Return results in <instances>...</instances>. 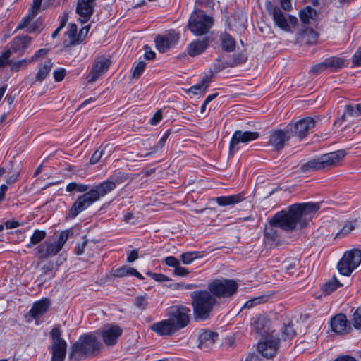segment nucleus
Instances as JSON below:
<instances>
[{
    "label": "nucleus",
    "mask_w": 361,
    "mask_h": 361,
    "mask_svg": "<svg viewBox=\"0 0 361 361\" xmlns=\"http://www.w3.org/2000/svg\"><path fill=\"white\" fill-rule=\"evenodd\" d=\"M319 209L318 203L305 202L291 205L288 210L277 212L270 219L269 226L265 228V242L270 246H277L281 242L279 228L289 232L296 229L298 226L302 228Z\"/></svg>",
    "instance_id": "obj_1"
},
{
    "label": "nucleus",
    "mask_w": 361,
    "mask_h": 361,
    "mask_svg": "<svg viewBox=\"0 0 361 361\" xmlns=\"http://www.w3.org/2000/svg\"><path fill=\"white\" fill-rule=\"evenodd\" d=\"M128 178L127 173L121 171L114 173L106 180L94 185L90 189V185L77 182L69 183L66 187V191L71 192H84L79 195L73 203L67 212L69 219H75L80 213L87 209L92 204L99 200L107 194L112 192L118 185L123 183Z\"/></svg>",
    "instance_id": "obj_2"
},
{
    "label": "nucleus",
    "mask_w": 361,
    "mask_h": 361,
    "mask_svg": "<svg viewBox=\"0 0 361 361\" xmlns=\"http://www.w3.org/2000/svg\"><path fill=\"white\" fill-rule=\"evenodd\" d=\"M103 345L94 333L81 335L71 348L70 357L78 361L100 353Z\"/></svg>",
    "instance_id": "obj_3"
},
{
    "label": "nucleus",
    "mask_w": 361,
    "mask_h": 361,
    "mask_svg": "<svg viewBox=\"0 0 361 361\" xmlns=\"http://www.w3.org/2000/svg\"><path fill=\"white\" fill-rule=\"evenodd\" d=\"M192 305L195 317L200 320H205L210 316L216 298L207 290H197L191 293Z\"/></svg>",
    "instance_id": "obj_4"
},
{
    "label": "nucleus",
    "mask_w": 361,
    "mask_h": 361,
    "mask_svg": "<svg viewBox=\"0 0 361 361\" xmlns=\"http://www.w3.org/2000/svg\"><path fill=\"white\" fill-rule=\"evenodd\" d=\"M345 156V152L343 150H338L323 154L304 164L301 166V171L306 173L329 168L336 165Z\"/></svg>",
    "instance_id": "obj_5"
},
{
    "label": "nucleus",
    "mask_w": 361,
    "mask_h": 361,
    "mask_svg": "<svg viewBox=\"0 0 361 361\" xmlns=\"http://www.w3.org/2000/svg\"><path fill=\"white\" fill-rule=\"evenodd\" d=\"M69 231L67 230L60 233L59 236L55 243L44 241L38 245L35 249V256L39 259H45L50 257L56 255L63 248L68 240Z\"/></svg>",
    "instance_id": "obj_6"
},
{
    "label": "nucleus",
    "mask_w": 361,
    "mask_h": 361,
    "mask_svg": "<svg viewBox=\"0 0 361 361\" xmlns=\"http://www.w3.org/2000/svg\"><path fill=\"white\" fill-rule=\"evenodd\" d=\"M61 330L59 326L50 331L51 345L48 349L51 355V361H64L66 356L67 343L61 337Z\"/></svg>",
    "instance_id": "obj_7"
},
{
    "label": "nucleus",
    "mask_w": 361,
    "mask_h": 361,
    "mask_svg": "<svg viewBox=\"0 0 361 361\" xmlns=\"http://www.w3.org/2000/svg\"><path fill=\"white\" fill-rule=\"evenodd\" d=\"M238 288V284L233 279H215L208 285V290L215 298H231Z\"/></svg>",
    "instance_id": "obj_8"
},
{
    "label": "nucleus",
    "mask_w": 361,
    "mask_h": 361,
    "mask_svg": "<svg viewBox=\"0 0 361 361\" xmlns=\"http://www.w3.org/2000/svg\"><path fill=\"white\" fill-rule=\"evenodd\" d=\"M361 262V250H353L347 252L338 263L337 267L341 274L349 276Z\"/></svg>",
    "instance_id": "obj_9"
},
{
    "label": "nucleus",
    "mask_w": 361,
    "mask_h": 361,
    "mask_svg": "<svg viewBox=\"0 0 361 361\" xmlns=\"http://www.w3.org/2000/svg\"><path fill=\"white\" fill-rule=\"evenodd\" d=\"M259 133L255 131L235 130L229 142V153L233 155L240 149V144L247 145L248 142L259 138Z\"/></svg>",
    "instance_id": "obj_10"
},
{
    "label": "nucleus",
    "mask_w": 361,
    "mask_h": 361,
    "mask_svg": "<svg viewBox=\"0 0 361 361\" xmlns=\"http://www.w3.org/2000/svg\"><path fill=\"white\" fill-rule=\"evenodd\" d=\"M90 28V25L79 30L76 24H68L63 42L64 47H70L81 43L86 37Z\"/></svg>",
    "instance_id": "obj_11"
},
{
    "label": "nucleus",
    "mask_w": 361,
    "mask_h": 361,
    "mask_svg": "<svg viewBox=\"0 0 361 361\" xmlns=\"http://www.w3.org/2000/svg\"><path fill=\"white\" fill-rule=\"evenodd\" d=\"M315 126V121L312 117H305L297 121L294 123H289L287 127V131L290 136H295L300 140L305 137L310 130Z\"/></svg>",
    "instance_id": "obj_12"
},
{
    "label": "nucleus",
    "mask_w": 361,
    "mask_h": 361,
    "mask_svg": "<svg viewBox=\"0 0 361 361\" xmlns=\"http://www.w3.org/2000/svg\"><path fill=\"white\" fill-rule=\"evenodd\" d=\"M190 312V310L187 307L174 306L171 307L167 319L179 331L188 324Z\"/></svg>",
    "instance_id": "obj_13"
},
{
    "label": "nucleus",
    "mask_w": 361,
    "mask_h": 361,
    "mask_svg": "<svg viewBox=\"0 0 361 361\" xmlns=\"http://www.w3.org/2000/svg\"><path fill=\"white\" fill-rule=\"evenodd\" d=\"M122 333V329L116 324H106L97 331V334L102 337L106 346L115 345Z\"/></svg>",
    "instance_id": "obj_14"
},
{
    "label": "nucleus",
    "mask_w": 361,
    "mask_h": 361,
    "mask_svg": "<svg viewBox=\"0 0 361 361\" xmlns=\"http://www.w3.org/2000/svg\"><path fill=\"white\" fill-rule=\"evenodd\" d=\"M179 39L180 34L173 30L163 35H158L154 39L156 48L160 53H165L174 47Z\"/></svg>",
    "instance_id": "obj_15"
},
{
    "label": "nucleus",
    "mask_w": 361,
    "mask_h": 361,
    "mask_svg": "<svg viewBox=\"0 0 361 361\" xmlns=\"http://www.w3.org/2000/svg\"><path fill=\"white\" fill-rule=\"evenodd\" d=\"M111 61L104 56H100L94 60L92 68L87 77L88 82L93 83L100 78L109 69Z\"/></svg>",
    "instance_id": "obj_16"
},
{
    "label": "nucleus",
    "mask_w": 361,
    "mask_h": 361,
    "mask_svg": "<svg viewBox=\"0 0 361 361\" xmlns=\"http://www.w3.org/2000/svg\"><path fill=\"white\" fill-rule=\"evenodd\" d=\"M290 135L287 131V127L285 129H278L270 132L269 136L268 145L272 147L276 151L281 150L286 143L290 138Z\"/></svg>",
    "instance_id": "obj_17"
},
{
    "label": "nucleus",
    "mask_w": 361,
    "mask_h": 361,
    "mask_svg": "<svg viewBox=\"0 0 361 361\" xmlns=\"http://www.w3.org/2000/svg\"><path fill=\"white\" fill-rule=\"evenodd\" d=\"M279 342V338L271 336L258 343L257 350L264 357L271 359L276 355Z\"/></svg>",
    "instance_id": "obj_18"
},
{
    "label": "nucleus",
    "mask_w": 361,
    "mask_h": 361,
    "mask_svg": "<svg viewBox=\"0 0 361 361\" xmlns=\"http://www.w3.org/2000/svg\"><path fill=\"white\" fill-rule=\"evenodd\" d=\"M96 0H78L76 12L81 23L87 22L92 16Z\"/></svg>",
    "instance_id": "obj_19"
},
{
    "label": "nucleus",
    "mask_w": 361,
    "mask_h": 361,
    "mask_svg": "<svg viewBox=\"0 0 361 361\" xmlns=\"http://www.w3.org/2000/svg\"><path fill=\"white\" fill-rule=\"evenodd\" d=\"M302 27L297 33L296 40L300 44H313L318 38V33L312 28L307 26L308 24H300Z\"/></svg>",
    "instance_id": "obj_20"
},
{
    "label": "nucleus",
    "mask_w": 361,
    "mask_h": 361,
    "mask_svg": "<svg viewBox=\"0 0 361 361\" xmlns=\"http://www.w3.org/2000/svg\"><path fill=\"white\" fill-rule=\"evenodd\" d=\"M150 329L159 336H171L178 331L168 319L155 322L150 326Z\"/></svg>",
    "instance_id": "obj_21"
},
{
    "label": "nucleus",
    "mask_w": 361,
    "mask_h": 361,
    "mask_svg": "<svg viewBox=\"0 0 361 361\" xmlns=\"http://www.w3.org/2000/svg\"><path fill=\"white\" fill-rule=\"evenodd\" d=\"M331 327L334 332L338 334H345L350 329V325L346 316L343 314H338L331 319Z\"/></svg>",
    "instance_id": "obj_22"
},
{
    "label": "nucleus",
    "mask_w": 361,
    "mask_h": 361,
    "mask_svg": "<svg viewBox=\"0 0 361 361\" xmlns=\"http://www.w3.org/2000/svg\"><path fill=\"white\" fill-rule=\"evenodd\" d=\"M49 306V300L48 298H43L33 304L29 311V314L33 319H37L48 311Z\"/></svg>",
    "instance_id": "obj_23"
},
{
    "label": "nucleus",
    "mask_w": 361,
    "mask_h": 361,
    "mask_svg": "<svg viewBox=\"0 0 361 361\" xmlns=\"http://www.w3.org/2000/svg\"><path fill=\"white\" fill-rule=\"evenodd\" d=\"M219 334L212 331H205L199 336V346L202 349L210 348L217 340Z\"/></svg>",
    "instance_id": "obj_24"
},
{
    "label": "nucleus",
    "mask_w": 361,
    "mask_h": 361,
    "mask_svg": "<svg viewBox=\"0 0 361 361\" xmlns=\"http://www.w3.org/2000/svg\"><path fill=\"white\" fill-rule=\"evenodd\" d=\"M208 46L207 39L203 40H195L192 42L187 47V51L189 56H195L202 53Z\"/></svg>",
    "instance_id": "obj_25"
},
{
    "label": "nucleus",
    "mask_w": 361,
    "mask_h": 361,
    "mask_svg": "<svg viewBox=\"0 0 361 361\" xmlns=\"http://www.w3.org/2000/svg\"><path fill=\"white\" fill-rule=\"evenodd\" d=\"M244 199L243 195L238 193L233 195L217 197L216 198V202L219 206L226 207L238 204Z\"/></svg>",
    "instance_id": "obj_26"
},
{
    "label": "nucleus",
    "mask_w": 361,
    "mask_h": 361,
    "mask_svg": "<svg viewBox=\"0 0 361 361\" xmlns=\"http://www.w3.org/2000/svg\"><path fill=\"white\" fill-rule=\"evenodd\" d=\"M54 66L51 59H47L43 63L40 64L39 70L35 75V80L42 82L49 75L51 70Z\"/></svg>",
    "instance_id": "obj_27"
},
{
    "label": "nucleus",
    "mask_w": 361,
    "mask_h": 361,
    "mask_svg": "<svg viewBox=\"0 0 361 361\" xmlns=\"http://www.w3.org/2000/svg\"><path fill=\"white\" fill-rule=\"evenodd\" d=\"M247 59L246 54L240 52L235 54L229 59L226 60L222 63L220 69L226 68L228 67H235L240 64L245 63Z\"/></svg>",
    "instance_id": "obj_28"
},
{
    "label": "nucleus",
    "mask_w": 361,
    "mask_h": 361,
    "mask_svg": "<svg viewBox=\"0 0 361 361\" xmlns=\"http://www.w3.org/2000/svg\"><path fill=\"white\" fill-rule=\"evenodd\" d=\"M268 324V320L265 316L262 314H258L253 317L251 319V326L257 333L263 334L262 330L264 329Z\"/></svg>",
    "instance_id": "obj_29"
},
{
    "label": "nucleus",
    "mask_w": 361,
    "mask_h": 361,
    "mask_svg": "<svg viewBox=\"0 0 361 361\" xmlns=\"http://www.w3.org/2000/svg\"><path fill=\"white\" fill-rule=\"evenodd\" d=\"M220 41L222 49L227 52H232L234 51L236 42L233 37L226 33L224 32L220 35Z\"/></svg>",
    "instance_id": "obj_30"
},
{
    "label": "nucleus",
    "mask_w": 361,
    "mask_h": 361,
    "mask_svg": "<svg viewBox=\"0 0 361 361\" xmlns=\"http://www.w3.org/2000/svg\"><path fill=\"white\" fill-rule=\"evenodd\" d=\"M212 24H188V30L195 36L210 33Z\"/></svg>",
    "instance_id": "obj_31"
},
{
    "label": "nucleus",
    "mask_w": 361,
    "mask_h": 361,
    "mask_svg": "<svg viewBox=\"0 0 361 361\" xmlns=\"http://www.w3.org/2000/svg\"><path fill=\"white\" fill-rule=\"evenodd\" d=\"M42 0H32V4L29 9L27 14L23 18V23H29L41 11V4Z\"/></svg>",
    "instance_id": "obj_32"
},
{
    "label": "nucleus",
    "mask_w": 361,
    "mask_h": 361,
    "mask_svg": "<svg viewBox=\"0 0 361 361\" xmlns=\"http://www.w3.org/2000/svg\"><path fill=\"white\" fill-rule=\"evenodd\" d=\"M206 255L205 252H187L181 254L180 259L184 264H190L195 259H201Z\"/></svg>",
    "instance_id": "obj_33"
},
{
    "label": "nucleus",
    "mask_w": 361,
    "mask_h": 361,
    "mask_svg": "<svg viewBox=\"0 0 361 361\" xmlns=\"http://www.w3.org/2000/svg\"><path fill=\"white\" fill-rule=\"evenodd\" d=\"M213 20L203 11L196 10L191 15L188 23H212Z\"/></svg>",
    "instance_id": "obj_34"
},
{
    "label": "nucleus",
    "mask_w": 361,
    "mask_h": 361,
    "mask_svg": "<svg viewBox=\"0 0 361 361\" xmlns=\"http://www.w3.org/2000/svg\"><path fill=\"white\" fill-rule=\"evenodd\" d=\"M299 15L302 23H309L316 20L317 13L311 6H306L300 11Z\"/></svg>",
    "instance_id": "obj_35"
},
{
    "label": "nucleus",
    "mask_w": 361,
    "mask_h": 361,
    "mask_svg": "<svg viewBox=\"0 0 361 361\" xmlns=\"http://www.w3.org/2000/svg\"><path fill=\"white\" fill-rule=\"evenodd\" d=\"M324 61L325 65L327 67V69L331 71L341 68L343 66H344L345 63L344 59L334 56L326 58Z\"/></svg>",
    "instance_id": "obj_36"
},
{
    "label": "nucleus",
    "mask_w": 361,
    "mask_h": 361,
    "mask_svg": "<svg viewBox=\"0 0 361 361\" xmlns=\"http://www.w3.org/2000/svg\"><path fill=\"white\" fill-rule=\"evenodd\" d=\"M146 68V63L144 61H137L131 68V75L134 78H139Z\"/></svg>",
    "instance_id": "obj_37"
},
{
    "label": "nucleus",
    "mask_w": 361,
    "mask_h": 361,
    "mask_svg": "<svg viewBox=\"0 0 361 361\" xmlns=\"http://www.w3.org/2000/svg\"><path fill=\"white\" fill-rule=\"evenodd\" d=\"M227 23L247 21L246 15L242 10H236L229 13L226 18Z\"/></svg>",
    "instance_id": "obj_38"
},
{
    "label": "nucleus",
    "mask_w": 361,
    "mask_h": 361,
    "mask_svg": "<svg viewBox=\"0 0 361 361\" xmlns=\"http://www.w3.org/2000/svg\"><path fill=\"white\" fill-rule=\"evenodd\" d=\"M46 237V232L40 230H35L30 237V243L26 245L27 247L30 248L33 245L42 241Z\"/></svg>",
    "instance_id": "obj_39"
},
{
    "label": "nucleus",
    "mask_w": 361,
    "mask_h": 361,
    "mask_svg": "<svg viewBox=\"0 0 361 361\" xmlns=\"http://www.w3.org/2000/svg\"><path fill=\"white\" fill-rule=\"evenodd\" d=\"M267 300V297L261 295L258 297L253 298L249 300H247L243 305V308L250 309L255 306H257L259 304H262L265 302Z\"/></svg>",
    "instance_id": "obj_40"
},
{
    "label": "nucleus",
    "mask_w": 361,
    "mask_h": 361,
    "mask_svg": "<svg viewBox=\"0 0 361 361\" xmlns=\"http://www.w3.org/2000/svg\"><path fill=\"white\" fill-rule=\"evenodd\" d=\"M341 286V284L340 282L336 278H333L331 280L324 284L323 290L326 294H330Z\"/></svg>",
    "instance_id": "obj_41"
},
{
    "label": "nucleus",
    "mask_w": 361,
    "mask_h": 361,
    "mask_svg": "<svg viewBox=\"0 0 361 361\" xmlns=\"http://www.w3.org/2000/svg\"><path fill=\"white\" fill-rule=\"evenodd\" d=\"M30 63V60L22 59L17 61L10 60L9 66L13 71H19L20 69L25 68L28 63Z\"/></svg>",
    "instance_id": "obj_42"
},
{
    "label": "nucleus",
    "mask_w": 361,
    "mask_h": 361,
    "mask_svg": "<svg viewBox=\"0 0 361 361\" xmlns=\"http://www.w3.org/2000/svg\"><path fill=\"white\" fill-rule=\"evenodd\" d=\"M345 114L350 116H357L361 115V103L357 104L355 106H346Z\"/></svg>",
    "instance_id": "obj_43"
},
{
    "label": "nucleus",
    "mask_w": 361,
    "mask_h": 361,
    "mask_svg": "<svg viewBox=\"0 0 361 361\" xmlns=\"http://www.w3.org/2000/svg\"><path fill=\"white\" fill-rule=\"evenodd\" d=\"M356 221H348L345 222L340 233H338V235H341V237L345 236L348 233H350L355 228Z\"/></svg>",
    "instance_id": "obj_44"
},
{
    "label": "nucleus",
    "mask_w": 361,
    "mask_h": 361,
    "mask_svg": "<svg viewBox=\"0 0 361 361\" xmlns=\"http://www.w3.org/2000/svg\"><path fill=\"white\" fill-rule=\"evenodd\" d=\"M169 135V132H166L163 135V136L160 138V140H159L157 144L152 147V152H149V153L145 154L143 157H147V155H149L152 153L157 152L158 150L161 149L164 147V144L166 142V140H167Z\"/></svg>",
    "instance_id": "obj_45"
},
{
    "label": "nucleus",
    "mask_w": 361,
    "mask_h": 361,
    "mask_svg": "<svg viewBox=\"0 0 361 361\" xmlns=\"http://www.w3.org/2000/svg\"><path fill=\"white\" fill-rule=\"evenodd\" d=\"M272 15L275 23H286L283 13L279 8L274 7L272 10Z\"/></svg>",
    "instance_id": "obj_46"
},
{
    "label": "nucleus",
    "mask_w": 361,
    "mask_h": 361,
    "mask_svg": "<svg viewBox=\"0 0 361 361\" xmlns=\"http://www.w3.org/2000/svg\"><path fill=\"white\" fill-rule=\"evenodd\" d=\"M148 300L145 295H139L136 297L135 300V305L140 310L143 311L147 308Z\"/></svg>",
    "instance_id": "obj_47"
},
{
    "label": "nucleus",
    "mask_w": 361,
    "mask_h": 361,
    "mask_svg": "<svg viewBox=\"0 0 361 361\" xmlns=\"http://www.w3.org/2000/svg\"><path fill=\"white\" fill-rule=\"evenodd\" d=\"M207 90V89L205 87V86H204V85L200 82V83L192 86L188 90V92L192 93L195 95H202L206 92Z\"/></svg>",
    "instance_id": "obj_48"
},
{
    "label": "nucleus",
    "mask_w": 361,
    "mask_h": 361,
    "mask_svg": "<svg viewBox=\"0 0 361 361\" xmlns=\"http://www.w3.org/2000/svg\"><path fill=\"white\" fill-rule=\"evenodd\" d=\"M295 334L293 325H285L282 329V336L284 340L291 339Z\"/></svg>",
    "instance_id": "obj_49"
},
{
    "label": "nucleus",
    "mask_w": 361,
    "mask_h": 361,
    "mask_svg": "<svg viewBox=\"0 0 361 361\" xmlns=\"http://www.w3.org/2000/svg\"><path fill=\"white\" fill-rule=\"evenodd\" d=\"M353 322L355 328L361 329V307H358L353 314Z\"/></svg>",
    "instance_id": "obj_50"
},
{
    "label": "nucleus",
    "mask_w": 361,
    "mask_h": 361,
    "mask_svg": "<svg viewBox=\"0 0 361 361\" xmlns=\"http://www.w3.org/2000/svg\"><path fill=\"white\" fill-rule=\"evenodd\" d=\"M11 54V50H7L0 56V68L7 65L9 66Z\"/></svg>",
    "instance_id": "obj_51"
},
{
    "label": "nucleus",
    "mask_w": 361,
    "mask_h": 361,
    "mask_svg": "<svg viewBox=\"0 0 361 361\" xmlns=\"http://www.w3.org/2000/svg\"><path fill=\"white\" fill-rule=\"evenodd\" d=\"M299 24H274L276 30L284 31V32H293V30L296 29V25Z\"/></svg>",
    "instance_id": "obj_52"
},
{
    "label": "nucleus",
    "mask_w": 361,
    "mask_h": 361,
    "mask_svg": "<svg viewBox=\"0 0 361 361\" xmlns=\"http://www.w3.org/2000/svg\"><path fill=\"white\" fill-rule=\"evenodd\" d=\"M326 70L328 69L326 66L325 65L324 61H323L322 62L313 66L310 70V73L318 75Z\"/></svg>",
    "instance_id": "obj_53"
},
{
    "label": "nucleus",
    "mask_w": 361,
    "mask_h": 361,
    "mask_svg": "<svg viewBox=\"0 0 361 361\" xmlns=\"http://www.w3.org/2000/svg\"><path fill=\"white\" fill-rule=\"evenodd\" d=\"M27 42L26 37H16L13 41V47L15 50L20 49L21 47H24Z\"/></svg>",
    "instance_id": "obj_54"
},
{
    "label": "nucleus",
    "mask_w": 361,
    "mask_h": 361,
    "mask_svg": "<svg viewBox=\"0 0 361 361\" xmlns=\"http://www.w3.org/2000/svg\"><path fill=\"white\" fill-rule=\"evenodd\" d=\"M53 75L55 81L60 82L62 81L66 75V70L62 68H59L54 70L53 73Z\"/></svg>",
    "instance_id": "obj_55"
},
{
    "label": "nucleus",
    "mask_w": 361,
    "mask_h": 361,
    "mask_svg": "<svg viewBox=\"0 0 361 361\" xmlns=\"http://www.w3.org/2000/svg\"><path fill=\"white\" fill-rule=\"evenodd\" d=\"M104 151V149H99L96 150L93 153V154L92 155V157L90 159V164H94L97 163L100 160L102 156L103 155Z\"/></svg>",
    "instance_id": "obj_56"
},
{
    "label": "nucleus",
    "mask_w": 361,
    "mask_h": 361,
    "mask_svg": "<svg viewBox=\"0 0 361 361\" xmlns=\"http://www.w3.org/2000/svg\"><path fill=\"white\" fill-rule=\"evenodd\" d=\"M352 63L355 66H361V46L353 54L352 57Z\"/></svg>",
    "instance_id": "obj_57"
},
{
    "label": "nucleus",
    "mask_w": 361,
    "mask_h": 361,
    "mask_svg": "<svg viewBox=\"0 0 361 361\" xmlns=\"http://www.w3.org/2000/svg\"><path fill=\"white\" fill-rule=\"evenodd\" d=\"M143 49L145 50L144 57L147 60H152L155 58L156 53L152 49V48L149 45H145Z\"/></svg>",
    "instance_id": "obj_58"
},
{
    "label": "nucleus",
    "mask_w": 361,
    "mask_h": 361,
    "mask_svg": "<svg viewBox=\"0 0 361 361\" xmlns=\"http://www.w3.org/2000/svg\"><path fill=\"white\" fill-rule=\"evenodd\" d=\"M112 274L116 277H123L128 276L127 266L117 268L112 271Z\"/></svg>",
    "instance_id": "obj_59"
},
{
    "label": "nucleus",
    "mask_w": 361,
    "mask_h": 361,
    "mask_svg": "<svg viewBox=\"0 0 361 361\" xmlns=\"http://www.w3.org/2000/svg\"><path fill=\"white\" fill-rule=\"evenodd\" d=\"M164 262L167 266L173 267L174 269L180 264V262L173 256L166 257L164 259Z\"/></svg>",
    "instance_id": "obj_60"
},
{
    "label": "nucleus",
    "mask_w": 361,
    "mask_h": 361,
    "mask_svg": "<svg viewBox=\"0 0 361 361\" xmlns=\"http://www.w3.org/2000/svg\"><path fill=\"white\" fill-rule=\"evenodd\" d=\"M87 245V240H84L82 243H79L76 245L74 249V252L77 255H81L84 253L85 249Z\"/></svg>",
    "instance_id": "obj_61"
},
{
    "label": "nucleus",
    "mask_w": 361,
    "mask_h": 361,
    "mask_svg": "<svg viewBox=\"0 0 361 361\" xmlns=\"http://www.w3.org/2000/svg\"><path fill=\"white\" fill-rule=\"evenodd\" d=\"M197 285L194 283H185L184 282L174 284L175 289H194L197 288Z\"/></svg>",
    "instance_id": "obj_62"
},
{
    "label": "nucleus",
    "mask_w": 361,
    "mask_h": 361,
    "mask_svg": "<svg viewBox=\"0 0 361 361\" xmlns=\"http://www.w3.org/2000/svg\"><path fill=\"white\" fill-rule=\"evenodd\" d=\"M162 119V111L161 109L156 111L152 118L150 119V124L155 126Z\"/></svg>",
    "instance_id": "obj_63"
},
{
    "label": "nucleus",
    "mask_w": 361,
    "mask_h": 361,
    "mask_svg": "<svg viewBox=\"0 0 361 361\" xmlns=\"http://www.w3.org/2000/svg\"><path fill=\"white\" fill-rule=\"evenodd\" d=\"M174 274L179 276H186L189 274V271L180 266V264L174 269Z\"/></svg>",
    "instance_id": "obj_64"
}]
</instances>
